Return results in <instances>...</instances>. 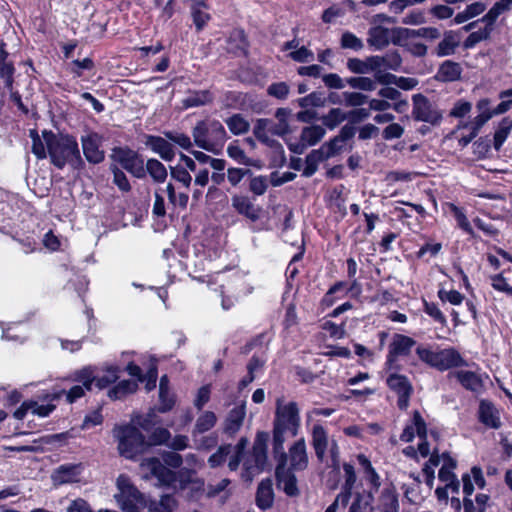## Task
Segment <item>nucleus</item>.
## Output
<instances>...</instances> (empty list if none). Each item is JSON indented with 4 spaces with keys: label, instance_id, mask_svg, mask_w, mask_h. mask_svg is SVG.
<instances>
[{
    "label": "nucleus",
    "instance_id": "7ed1b4c3",
    "mask_svg": "<svg viewBox=\"0 0 512 512\" xmlns=\"http://www.w3.org/2000/svg\"><path fill=\"white\" fill-rule=\"evenodd\" d=\"M162 458L164 464L155 457L144 458L141 467L155 476L160 484L170 486L176 481V474L166 466L179 468L183 463V458L175 451L165 452Z\"/></svg>",
    "mask_w": 512,
    "mask_h": 512
},
{
    "label": "nucleus",
    "instance_id": "69168bd1",
    "mask_svg": "<svg viewBox=\"0 0 512 512\" xmlns=\"http://www.w3.org/2000/svg\"><path fill=\"white\" fill-rule=\"evenodd\" d=\"M416 354L421 361L435 368L437 351L432 350L429 346L420 345L416 348Z\"/></svg>",
    "mask_w": 512,
    "mask_h": 512
},
{
    "label": "nucleus",
    "instance_id": "c9c22d12",
    "mask_svg": "<svg viewBox=\"0 0 512 512\" xmlns=\"http://www.w3.org/2000/svg\"><path fill=\"white\" fill-rule=\"evenodd\" d=\"M455 376L461 385L468 390L478 392L483 386L481 378L474 372L461 370L457 371Z\"/></svg>",
    "mask_w": 512,
    "mask_h": 512
},
{
    "label": "nucleus",
    "instance_id": "a19ab883",
    "mask_svg": "<svg viewBox=\"0 0 512 512\" xmlns=\"http://www.w3.org/2000/svg\"><path fill=\"white\" fill-rule=\"evenodd\" d=\"M269 124H270V120L268 119H259L257 121V124L256 126L254 127V135L255 137L260 140L261 142L273 147L274 145H277L281 152L283 153V148L282 146L276 142L275 140H271L268 136V127H269Z\"/></svg>",
    "mask_w": 512,
    "mask_h": 512
},
{
    "label": "nucleus",
    "instance_id": "9d476101",
    "mask_svg": "<svg viewBox=\"0 0 512 512\" xmlns=\"http://www.w3.org/2000/svg\"><path fill=\"white\" fill-rule=\"evenodd\" d=\"M103 141V136L93 131L81 136L83 154L89 163L99 164L104 161L105 152L101 149Z\"/></svg>",
    "mask_w": 512,
    "mask_h": 512
},
{
    "label": "nucleus",
    "instance_id": "cd10ccee",
    "mask_svg": "<svg viewBox=\"0 0 512 512\" xmlns=\"http://www.w3.org/2000/svg\"><path fill=\"white\" fill-rule=\"evenodd\" d=\"M479 420L486 426L498 429L501 421L497 409L491 402L482 400L479 405Z\"/></svg>",
    "mask_w": 512,
    "mask_h": 512
},
{
    "label": "nucleus",
    "instance_id": "4468645a",
    "mask_svg": "<svg viewBox=\"0 0 512 512\" xmlns=\"http://www.w3.org/2000/svg\"><path fill=\"white\" fill-rule=\"evenodd\" d=\"M415 344L413 338L395 334L388 347L387 364L391 366L399 356H407Z\"/></svg>",
    "mask_w": 512,
    "mask_h": 512
},
{
    "label": "nucleus",
    "instance_id": "9b49d317",
    "mask_svg": "<svg viewBox=\"0 0 512 512\" xmlns=\"http://www.w3.org/2000/svg\"><path fill=\"white\" fill-rule=\"evenodd\" d=\"M387 386L398 395L397 405L401 410L407 409L413 386L410 380L402 374L392 373L386 379Z\"/></svg>",
    "mask_w": 512,
    "mask_h": 512
},
{
    "label": "nucleus",
    "instance_id": "e2e57ef3",
    "mask_svg": "<svg viewBox=\"0 0 512 512\" xmlns=\"http://www.w3.org/2000/svg\"><path fill=\"white\" fill-rule=\"evenodd\" d=\"M75 380L81 383V386L90 390L94 381L97 382L91 367H85L75 373Z\"/></svg>",
    "mask_w": 512,
    "mask_h": 512
},
{
    "label": "nucleus",
    "instance_id": "58836bf2",
    "mask_svg": "<svg viewBox=\"0 0 512 512\" xmlns=\"http://www.w3.org/2000/svg\"><path fill=\"white\" fill-rule=\"evenodd\" d=\"M328 159L323 151L319 148L311 151L305 159V168L303 170V176L311 177L318 169L320 162Z\"/></svg>",
    "mask_w": 512,
    "mask_h": 512
},
{
    "label": "nucleus",
    "instance_id": "a878e982",
    "mask_svg": "<svg viewBox=\"0 0 512 512\" xmlns=\"http://www.w3.org/2000/svg\"><path fill=\"white\" fill-rule=\"evenodd\" d=\"M245 416L246 407L244 403L230 410L225 420L224 432L231 436L236 434L243 425Z\"/></svg>",
    "mask_w": 512,
    "mask_h": 512
},
{
    "label": "nucleus",
    "instance_id": "423d86ee",
    "mask_svg": "<svg viewBox=\"0 0 512 512\" xmlns=\"http://www.w3.org/2000/svg\"><path fill=\"white\" fill-rule=\"evenodd\" d=\"M412 101V117L414 120L425 122L435 127L442 123L443 112L436 103L430 101L422 94L413 95Z\"/></svg>",
    "mask_w": 512,
    "mask_h": 512
},
{
    "label": "nucleus",
    "instance_id": "a211bd4d",
    "mask_svg": "<svg viewBox=\"0 0 512 512\" xmlns=\"http://www.w3.org/2000/svg\"><path fill=\"white\" fill-rule=\"evenodd\" d=\"M342 467L344 483L342 484L341 492L337 496L338 500H342V506L346 507L350 501L352 490L355 487L357 476L353 464L345 462Z\"/></svg>",
    "mask_w": 512,
    "mask_h": 512
},
{
    "label": "nucleus",
    "instance_id": "f8f14e48",
    "mask_svg": "<svg viewBox=\"0 0 512 512\" xmlns=\"http://www.w3.org/2000/svg\"><path fill=\"white\" fill-rule=\"evenodd\" d=\"M277 486L281 488L286 495L290 497L298 496L300 491L297 486V478L294 470L288 468L287 461L280 460L277 462L275 469Z\"/></svg>",
    "mask_w": 512,
    "mask_h": 512
},
{
    "label": "nucleus",
    "instance_id": "c756f323",
    "mask_svg": "<svg viewBox=\"0 0 512 512\" xmlns=\"http://www.w3.org/2000/svg\"><path fill=\"white\" fill-rule=\"evenodd\" d=\"M357 460L362 468L365 479L370 483L372 488L377 491L381 486V481L380 476L372 466L371 461L364 454H358Z\"/></svg>",
    "mask_w": 512,
    "mask_h": 512
},
{
    "label": "nucleus",
    "instance_id": "bf43d9fd",
    "mask_svg": "<svg viewBox=\"0 0 512 512\" xmlns=\"http://www.w3.org/2000/svg\"><path fill=\"white\" fill-rule=\"evenodd\" d=\"M342 96L347 107H360L368 103L369 100V97L361 92L345 91L342 93Z\"/></svg>",
    "mask_w": 512,
    "mask_h": 512
},
{
    "label": "nucleus",
    "instance_id": "39448f33",
    "mask_svg": "<svg viewBox=\"0 0 512 512\" xmlns=\"http://www.w3.org/2000/svg\"><path fill=\"white\" fill-rule=\"evenodd\" d=\"M117 488L119 493L115 495V499L126 512H137L139 508H143L146 504V497L142 494L125 475L117 478Z\"/></svg>",
    "mask_w": 512,
    "mask_h": 512
},
{
    "label": "nucleus",
    "instance_id": "412c9836",
    "mask_svg": "<svg viewBox=\"0 0 512 512\" xmlns=\"http://www.w3.org/2000/svg\"><path fill=\"white\" fill-rule=\"evenodd\" d=\"M393 29L390 30L381 25H376L368 30L367 43L376 50H381L392 41Z\"/></svg>",
    "mask_w": 512,
    "mask_h": 512
},
{
    "label": "nucleus",
    "instance_id": "473e14b6",
    "mask_svg": "<svg viewBox=\"0 0 512 512\" xmlns=\"http://www.w3.org/2000/svg\"><path fill=\"white\" fill-rule=\"evenodd\" d=\"M491 101L488 98L480 99L476 104L478 115L472 119V124L476 128H482L492 117H494L493 109L490 107Z\"/></svg>",
    "mask_w": 512,
    "mask_h": 512
},
{
    "label": "nucleus",
    "instance_id": "09e8293b",
    "mask_svg": "<svg viewBox=\"0 0 512 512\" xmlns=\"http://www.w3.org/2000/svg\"><path fill=\"white\" fill-rule=\"evenodd\" d=\"M492 29L486 25L477 31L472 32L463 42L465 49H471L475 47L479 42L489 39Z\"/></svg>",
    "mask_w": 512,
    "mask_h": 512
},
{
    "label": "nucleus",
    "instance_id": "ddd939ff",
    "mask_svg": "<svg viewBox=\"0 0 512 512\" xmlns=\"http://www.w3.org/2000/svg\"><path fill=\"white\" fill-rule=\"evenodd\" d=\"M368 65L373 71L392 70L398 71L402 65V57L396 50L388 51L384 55L368 57Z\"/></svg>",
    "mask_w": 512,
    "mask_h": 512
},
{
    "label": "nucleus",
    "instance_id": "79ce46f5",
    "mask_svg": "<svg viewBox=\"0 0 512 512\" xmlns=\"http://www.w3.org/2000/svg\"><path fill=\"white\" fill-rule=\"evenodd\" d=\"M145 170L157 183H163L167 178L166 167L157 159H149L146 163Z\"/></svg>",
    "mask_w": 512,
    "mask_h": 512
},
{
    "label": "nucleus",
    "instance_id": "a18cd8bd",
    "mask_svg": "<svg viewBox=\"0 0 512 512\" xmlns=\"http://www.w3.org/2000/svg\"><path fill=\"white\" fill-rule=\"evenodd\" d=\"M398 508L399 502L397 494L390 489H385L380 496L381 512H398Z\"/></svg>",
    "mask_w": 512,
    "mask_h": 512
},
{
    "label": "nucleus",
    "instance_id": "dca6fc26",
    "mask_svg": "<svg viewBox=\"0 0 512 512\" xmlns=\"http://www.w3.org/2000/svg\"><path fill=\"white\" fill-rule=\"evenodd\" d=\"M145 145L154 153L158 154L164 161L170 162L175 157L173 144L165 136L147 135Z\"/></svg>",
    "mask_w": 512,
    "mask_h": 512
},
{
    "label": "nucleus",
    "instance_id": "72a5a7b5",
    "mask_svg": "<svg viewBox=\"0 0 512 512\" xmlns=\"http://www.w3.org/2000/svg\"><path fill=\"white\" fill-rule=\"evenodd\" d=\"M217 422V417L212 411H205L196 420L192 430V438H196L198 434H203L211 430Z\"/></svg>",
    "mask_w": 512,
    "mask_h": 512
},
{
    "label": "nucleus",
    "instance_id": "37998d69",
    "mask_svg": "<svg viewBox=\"0 0 512 512\" xmlns=\"http://www.w3.org/2000/svg\"><path fill=\"white\" fill-rule=\"evenodd\" d=\"M372 501L373 496L371 492L367 494L357 493L348 512H372Z\"/></svg>",
    "mask_w": 512,
    "mask_h": 512
},
{
    "label": "nucleus",
    "instance_id": "20e7f679",
    "mask_svg": "<svg viewBox=\"0 0 512 512\" xmlns=\"http://www.w3.org/2000/svg\"><path fill=\"white\" fill-rule=\"evenodd\" d=\"M114 437L118 441V451L121 456L133 459L143 453L148 444L141 431L132 425L117 426L113 430Z\"/></svg>",
    "mask_w": 512,
    "mask_h": 512
},
{
    "label": "nucleus",
    "instance_id": "aec40b11",
    "mask_svg": "<svg viewBox=\"0 0 512 512\" xmlns=\"http://www.w3.org/2000/svg\"><path fill=\"white\" fill-rule=\"evenodd\" d=\"M460 45V35L452 30L445 31L442 40L433 49L432 54L437 57L453 55Z\"/></svg>",
    "mask_w": 512,
    "mask_h": 512
},
{
    "label": "nucleus",
    "instance_id": "bb28decb",
    "mask_svg": "<svg viewBox=\"0 0 512 512\" xmlns=\"http://www.w3.org/2000/svg\"><path fill=\"white\" fill-rule=\"evenodd\" d=\"M274 502V491L272 480L267 478L262 480L256 492V505L262 509L267 510L272 507Z\"/></svg>",
    "mask_w": 512,
    "mask_h": 512
},
{
    "label": "nucleus",
    "instance_id": "de8ad7c7",
    "mask_svg": "<svg viewBox=\"0 0 512 512\" xmlns=\"http://www.w3.org/2000/svg\"><path fill=\"white\" fill-rule=\"evenodd\" d=\"M225 122L234 135L245 134L250 128L249 122L240 114L232 115Z\"/></svg>",
    "mask_w": 512,
    "mask_h": 512
},
{
    "label": "nucleus",
    "instance_id": "7c9ffc66",
    "mask_svg": "<svg viewBox=\"0 0 512 512\" xmlns=\"http://www.w3.org/2000/svg\"><path fill=\"white\" fill-rule=\"evenodd\" d=\"M177 502L172 495H163L159 501L146 500L143 508H147L148 512H173Z\"/></svg>",
    "mask_w": 512,
    "mask_h": 512
},
{
    "label": "nucleus",
    "instance_id": "b1692460",
    "mask_svg": "<svg viewBox=\"0 0 512 512\" xmlns=\"http://www.w3.org/2000/svg\"><path fill=\"white\" fill-rule=\"evenodd\" d=\"M231 205L239 214L251 221H257L260 217V209L255 207L247 196L234 195L231 198Z\"/></svg>",
    "mask_w": 512,
    "mask_h": 512
},
{
    "label": "nucleus",
    "instance_id": "5701e85b",
    "mask_svg": "<svg viewBox=\"0 0 512 512\" xmlns=\"http://www.w3.org/2000/svg\"><path fill=\"white\" fill-rule=\"evenodd\" d=\"M461 355L453 348L437 351L435 368L441 371L464 365Z\"/></svg>",
    "mask_w": 512,
    "mask_h": 512
},
{
    "label": "nucleus",
    "instance_id": "6ab92c4d",
    "mask_svg": "<svg viewBox=\"0 0 512 512\" xmlns=\"http://www.w3.org/2000/svg\"><path fill=\"white\" fill-rule=\"evenodd\" d=\"M392 43L403 47L415 57H424L428 52V47L424 43L416 41L413 37L405 38L401 33H395V28L393 29Z\"/></svg>",
    "mask_w": 512,
    "mask_h": 512
},
{
    "label": "nucleus",
    "instance_id": "338daca9",
    "mask_svg": "<svg viewBox=\"0 0 512 512\" xmlns=\"http://www.w3.org/2000/svg\"><path fill=\"white\" fill-rule=\"evenodd\" d=\"M159 402L158 411L165 413L173 408L175 404V396L170 389L159 390Z\"/></svg>",
    "mask_w": 512,
    "mask_h": 512
},
{
    "label": "nucleus",
    "instance_id": "603ef678",
    "mask_svg": "<svg viewBox=\"0 0 512 512\" xmlns=\"http://www.w3.org/2000/svg\"><path fill=\"white\" fill-rule=\"evenodd\" d=\"M346 83L351 88L361 91H374L376 89L375 79L369 77H350L346 79Z\"/></svg>",
    "mask_w": 512,
    "mask_h": 512
},
{
    "label": "nucleus",
    "instance_id": "13d9d810",
    "mask_svg": "<svg viewBox=\"0 0 512 512\" xmlns=\"http://www.w3.org/2000/svg\"><path fill=\"white\" fill-rule=\"evenodd\" d=\"M301 108L322 107L325 104V98L321 92H312L298 100Z\"/></svg>",
    "mask_w": 512,
    "mask_h": 512
},
{
    "label": "nucleus",
    "instance_id": "2f4dec72",
    "mask_svg": "<svg viewBox=\"0 0 512 512\" xmlns=\"http://www.w3.org/2000/svg\"><path fill=\"white\" fill-rule=\"evenodd\" d=\"M213 98V94L209 90L192 91L182 103L185 108L199 107L211 103Z\"/></svg>",
    "mask_w": 512,
    "mask_h": 512
},
{
    "label": "nucleus",
    "instance_id": "1a4fd4ad",
    "mask_svg": "<svg viewBox=\"0 0 512 512\" xmlns=\"http://www.w3.org/2000/svg\"><path fill=\"white\" fill-rule=\"evenodd\" d=\"M268 433L258 432L253 444L251 459L244 463L246 473L255 475L262 472L267 462Z\"/></svg>",
    "mask_w": 512,
    "mask_h": 512
},
{
    "label": "nucleus",
    "instance_id": "4d7b16f0",
    "mask_svg": "<svg viewBox=\"0 0 512 512\" xmlns=\"http://www.w3.org/2000/svg\"><path fill=\"white\" fill-rule=\"evenodd\" d=\"M110 171L113 174V183L122 192H129L131 190L130 182L126 174L116 165L110 166Z\"/></svg>",
    "mask_w": 512,
    "mask_h": 512
},
{
    "label": "nucleus",
    "instance_id": "864d4df0",
    "mask_svg": "<svg viewBox=\"0 0 512 512\" xmlns=\"http://www.w3.org/2000/svg\"><path fill=\"white\" fill-rule=\"evenodd\" d=\"M163 134L171 143L178 145L182 149L189 151L192 148V141L190 137L185 133L176 131H165Z\"/></svg>",
    "mask_w": 512,
    "mask_h": 512
},
{
    "label": "nucleus",
    "instance_id": "f03ea898",
    "mask_svg": "<svg viewBox=\"0 0 512 512\" xmlns=\"http://www.w3.org/2000/svg\"><path fill=\"white\" fill-rule=\"evenodd\" d=\"M192 137L197 147L218 154L227 140V133L220 121L206 118L192 128Z\"/></svg>",
    "mask_w": 512,
    "mask_h": 512
},
{
    "label": "nucleus",
    "instance_id": "393cba45",
    "mask_svg": "<svg viewBox=\"0 0 512 512\" xmlns=\"http://www.w3.org/2000/svg\"><path fill=\"white\" fill-rule=\"evenodd\" d=\"M190 13L198 32L203 30L211 19L205 0H191Z\"/></svg>",
    "mask_w": 512,
    "mask_h": 512
},
{
    "label": "nucleus",
    "instance_id": "c03bdc74",
    "mask_svg": "<svg viewBox=\"0 0 512 512\" xmlns=\"http://www.w3.org/2000/svg\"><path fill=\"white\" fill-rule=\"evenodd\" d=\"M347 119V113L340 108H332L322 116V124L330 130L335 129L339 124Z\"/></svg>",
    "mask_w": 512,
    "mask_h": 512
},
{
    "label": "nucleus",
    "instance_id": "f257e3e1",
    "mask_svg": "<svg viewBox=\"0 0 512 512\" xmlns=\"http://www.w3.org/2000/svg\"><path fill=\"white\" fill-rule=\"evenodd\" d=\"M43 138L46 142L51 163L58 169H62L66 164L77 170L84 168L85 163L75 137L63 134L57 135L52 131H43Z\"/></svg>",
    "mask_w": 512,
    "mask_h": 512
},
{
    "label": "nucleus",
    "instance_id": "5fc2aeb1",
    "mask_svg": "<svg viewBox=\"0 0 512 512\" xmlns=\"http://www.w3.org/2000/svg\"><path fill=\"white\" fill-rule=\"evenodd\" d=\"M165 190L171 205L174 207L179 206L182 209L187 207L189 197L186 193L177 194L172 183H168Z\"/></svg>",
    "mask_w": 512,
    "mask_h": 512
},
{
    "label": "nucleus",
    "instance_id": "e433bc0d",
    "mask_svg": "<svg viewBox=\"0 0 512 512\" xmlns=\"http://www.w3.org/2000/svg\"><path fill=\"white\" fill-rule=\"evenodd\" d=\"M138 384L133 380H123L108 391V396L113 400H118L134 393Z\"/></svg>",
    "mask_w": 512,
    "mask_h": 512
},
{
    "label": "nucleus",
    "instance_id": "8fccbe9b",
    "mask_svg": "<svg viewBox=\"0 0 512 512\" xmlns=\"http://www.w3.org/2000/svg\"><path fill=\"white\" fill-rule=\"evenodd\" d=\"M512 129V122L507 118L503 119L500 123L499 128L496 130L493 139V146L496 151H499L506 141L510 131Z\"/></svg>",
    "mask_w": 512,
    "mask_h": 512
},
{
    "label": "nucleus",
    "instance_id": "4be33fe9",
    "mask_svg": "<svg viewBox=\"0 0 512 512\" xmlns=\"http://www.w3.org/2000/svg\"><path fill=\"white\" fill-rule=\"evenodd\" d=\"M330 443L331 440L328 438L324 427L320 424L314 425L312 429V446L318 461H324Z\"/></svg>",
    "mask_w": 512,
    "mask_h": 512
},
{
    "label": "nucleus",
    "instance_id": "6e6d98bb",
    "mask_svg": "<svg viewBox=\"0 0 512 512\" xmlns=\"http://www.w3.org/2000/svg\"><path fill=\"white\" fill-rule=\"evenodd\" d=\"M449 207H450V210L453 213V215H454V217H455V219L457 221L458 226L463 231H465L467 234L471 235L472 237H475L473 228H472L470 222L468 221V219H467L465 213L463 212V210L461 208L457 207L454 204H450Z\"/></svg>",
    "mask_w": 512,
    "mask_h": 512
},
{
    "label": "nucleus",
    "instance_id": "f704fd0d",
    "mask_svg": "<svg viewBox=\"0 0 512 512\" xmlns=\"http://www.w3.org/2000/svg\"><path fill=\"white\" fill-rule=\"evenodd\" d=\"M288 431L273 425V454L277 462L287 461V453L284 450L285 433Z\"/></svg>",
    "mask_w": 512,
    "mask_h": 512
},
{
    "label": "nucleus",
    "instance_id": "680f3d73",
    "mask_svg": "<svg viewBox=\"0 0 512 512\" xmlns=\"http://www.w3.org/2000/svg\"><path fill=\"white\" fill-rule=\"evenodd\" d=\"M347 68L355 74H368L373 72V69L368 65V57L365 60L359 58L348 59Z\"/></svg>",
    "mask_w": 512,
    "mask_h": 512
},
{
    "label": "nucleus",
    "instance_id": "ea45409f",
    "mask_svg": "<svg viewBox=\"0 0 512 512\" xmlns=\"http://www.w3.org/2000/svg\"><path fill=\"white\" fill-rule=\"evenodd\" d=\"M8 52L5 50V43L0 41V77L6 79L7 86L12 85L14 67L7 61Z\"/></svg>",
    "mask_w": 512,
    "mask_h": 512
},
{
    "label": "nucleus",
    "instance_id": "0e129e2a",
    "mask_svg": "<svg viewBox=\"0 0 512 512\" xmlns=\"http://www.w3.org/2000/svg\"><path fill=\"white\" fill-rule=\"evenodd\" d=\"M231 451L232 446L230 444L220 446L218 450L209 457V465L212 468L220 466L225 461L226 457L231 453Z\"/></svg>",
    "mask_w": 512,
    "mask_h": 512
},
{
    "label": "nucleus",
    "instance_id": "6e6552de",
    "mask_svg": "<svg viewBox=\"0 0 512 512\" xmlns=\"http://www.w3.org/2000/svg\"><path fill=\"white\" fill-rule=\"evenodd\" d=\"M111 158L134 177L141 179L146 176L144 159L136 151L129 148L116 147L112 150Z\"/></svg>",
    "mask_w": 512,
    "mask_h": 512
},
{
    "label": "nucleus",
    "instance_id": "0eeeda50",
    "mask_svg": "<svg viewBox=\"0 0 512 512\" xmlns=\"http://www.w3.org/2000/svg\"><path fill=\"white\" fill-rule=\"evenodd\" d=\"M273 425L283 428L296 436L300 425L299 409L295 402L284 403L277 399Z\"/></svg>",
    "mask_w": 512,
    "mask_h": 512
},
{
    "label": "nucleus",
    "instance_id": "4c0bfd02",
    "mask_svg": "<svg viewBox=\"0 0 512 512\" xmlns=\"http://www.w3.org/2000/svg\"><path fill=\"white\" fill-rule=\"evenodd\" d=\"M326 134V130L323 126L312 125L304 127L301 131V141H304L306 145H316Z\"/></svg>",
    "mask_w": 512,
    "mask_h": 512
},
{
    "label": "nucleus",
    "instance_id": "f3484780",
    "mask_svg": "<svg viewBox=\"0 0 512 512\" xmlns=\"http://www.w3.org/2000/svg\"><path fill=\"white\" fill-rule=\"evenodd\" d=\"M415 434H417L419 438L427 437L426 422L417 410L413 412L411 422L405 426L402 434L400 435V439L403 442H411L414 439Z\"/></svg>",
    "mask_w": 512,
    "mask_h": 512
},
{
    "label": "nucleus",
    "instance_id": "2eb2a0df",
    "mask_svg": "<svg viewBox=\"0 0 512 512\" xmlns=\"http://www.w3.org/2000/svg\"><path fill=\"white\" fill-rule=\"evenodd\" d=\"M288 460L290 463L288 468L291 470L303 471L308 467L309 459L304 438H300L289 448Z\"/></svg>",
    "mask_w": 512,
    "mask_h": 512
},
{
    "label": "nucleus",
    "instance_id": "774afa93",
    "mask_svg": "<svg viewBox=\"0 0 512 512\" xmlns=\"http://www.w3.org/2000/svg\"><path fill=\"white\" fill-rule=\"evenodd\" d=\"M227 154L230 158L240 164H250V159L246 156L244 150L236 142L230 143L228 145Z\"/></svg>",
    "mask_w": 512,
    "mask_h": 512
},
{
    "label": "nucleus",
    "instance_id": "052dcab7",
    "mask_svg": "<svg viewBox=\"0 0 512 512\" xmlns=\"http://www.w3.org/2000/svg\"><path fill=\"white\" fill-rule=\"evenodd\" d=\"M472 110V103L463 99L456 101L449 112V116L457 119H462L467 116Z\"/></svg>",
    "mask_w": 512,
    "mask_h": 512
},
{
    "label": "nucleus",
    "instance_id": "c85d7f7f",
    "mask_svg": "<svg viewBox=\"0 0 512 512\" xmlns=\"http://www.w3.org/2000/svg\"><path fill=\"white\" fill-rule=\"evenodd\" d=\"M462 68L459 63L446 60L444 61L436 74V78L442 82H454L460 79Z\"/></svg>",
    "mask_w": 512,
    "mask_h": 512
},
{
    "label": "nucleus",
    "instance_id": "3c124183",
    "mask_svg": "<svg viewBox=\"0 0 512 512\" xmlns=\"http://www.w3.org/2000/svg\"><path fill=\"white\" fill-rule=\"evenodd\" d=\"M340 46L343 49H350L357 52L364 48V43L362 39L357 37L354 33L345 31L341 35Z\"/></svg>",
    "mask_w": 512,
    "mask_h": 512
},
{
    "label": "nucleus",
    "instance_id": "49530a36",
    "mask_svg": "<svg viewBox=\"0 0 512 512\" xmlns=\"http://www.w3.org/2000/svg\"><path fill=\"white\" fill-rule=\"evenodd\" d=\"M440 464V455L438 454V451L434 449L432 454L430 455L429 460L424 464L422 468V472L426 477V484L432 488L434 484L435 479V472L434 468L437 467Z\"/></svg>",
    "mask_w": 512,
    "mask_h": 512
}]
</instances>
